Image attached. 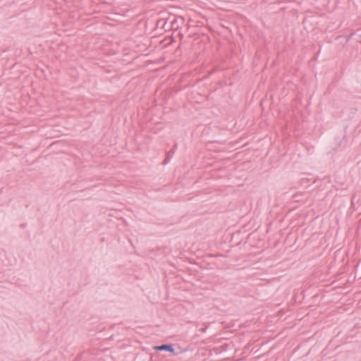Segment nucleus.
<instances>
[{
    "label": "nucleus",
    "mask_w": 361,
    "mask_h": 361,
    "mask_svg": "<svg viewBox=\"0 0 361 361\" xmlns=\"http://www.w3.org/2000/svg\"><path fill=\"white\" fill-rule=\"evenodd\" d=\"M154 349L157 350H167L172 353H174V349H173V346L171 345H168V344L154 346Z\"/></svg>",
    "instance_id": "nucleus-1"
}]
</instances>
